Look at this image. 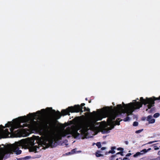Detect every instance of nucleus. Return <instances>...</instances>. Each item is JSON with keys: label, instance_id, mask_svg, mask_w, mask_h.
<instances>
[{"label": "nucleus", "instance_id": "obj_1", "mask_svg": "<svg viewBox=\"0 0 160 160\" xmlns=\"http://www.w3.org/2000/svg\"><path fill=\"white\" fill-rule=\"evenodd\" d=\"M84 111H88L86 113L85 117L81 120L78 124L74 127L72 131V135L75 138L82 139L90 137L88 131L90 130V109L84 107Z\"/></svg>", "mask_w": 160, "mask_h": 160}, {"label": "nucleus", "instance_id": "obj_2", "mask_svg": "<svg viewBox=\"0 0 160 160\" xmlns=\"http://www.w3.org/2000/svg\"><path fill=\"white\" fill-rule=\"evenodd\" d=\"M157 100H160V96L158 98L152 97L150 98H146L145 99L142 97L140 98V102H131L127 104L122 102L123 106L121 104H118L117 105V107L119 111H122L123 112L126 113L128 116L132 115V112L135 110L139 109L142 107L143 104L144 105L148 104L147 107L148 109H150L152 107L154 106L155 101Z\"/></svg>", "mask_w": 160, "mask_h": 160}, {"label": "nucleus", "instance_id": "obj_3", "mask_svg": "<svg viewBox=\"0 0 160 160\" xmlns=\"http://www.w3.org/2000/svg\"><path fill=\"white\" fill-rule=\"evenodd\" d=\"M106 107L100 110H98V112L95 111L91 112V131H93L95 134H97L100 130L99 123L97 122V121L102 120L103 118L108 117L107 121L110 124L117 116L118 114L116 113L109 115V110Z\"/></svg>", "mask_w": 160, "mask_h": 160}, {"label": "nucleus", "instance_id": "obj_4", "mask_svg": "<svg viewBox=\"0 0 160 160\" xmlns=\"http://www.w3.org/2000/svg\"><path fill=\"white\" fill-rule=\"evenodd\" d=\"M35 140L36 141V142L37 143L38 145H45L47 144V142L48 141L50 145L52 147H54L57 145V143L53 138H50L48 140L46 138L42 137H39L38 136L35 137L34 140L33 142H32V145H34L35 143L34 142Z\"/></svg>", "mask_w": 160, "mask_h": 160}, {"label": "nucleus", "instance_id": "obj_5", "mask_svg": "<svg viewBox=\"0 0 160 160\" xmlns=\"http://www.w3.org/2000/svg\"><path fill=\"white\" fill-rule=\"evenodd\" d=\"M85 105L84 103H82L81 105H75L74 106L69 107L66 109H62L61 111V113L63 116L67 115H69V112H83L82 109L83 106Z\"/></svg>", "mask_w": 160, "mask_h": 160}, {"label": "nucleus", "instance_id": "obj_6", "mask_svg": "<svg viewBox=\"0 0 160 160\" xmlns=\"http://www.w3.org/2000/svg\"><path fill=\"white\" fill-rule=\"evenodd\" d=\"M25 143V141L24 140H22L19 142H16L10 147V150L15 152L17 155H19L22 152V151L19 149L20 148L22 147Z\"/></svg>", "mask_w": 160, "mask_h": 160}, {"label": "nucleus", "instance_id": "obj_7", "mask_svg": "<svg viewBox=\"0 0 160 160\" xmlns=\"http://www.w3.org/2000/svg\"><path fill=\"white\" fill-rule=\"evenodd\" d=\"M28 121L27 117L24 116L23 117H20L18 118H16L13 120V122L15 124L17 125L18 128H24L27 127L28 124H23L22 125L21 124V122H26Z\"/></svg>", "mask_w": 160, "mask_h": 160}, {"label": "nucleus", "instance_id": "obj_8", "mask_svg": "<svg viewBox=\"0 0 160 160\" xmlns=\"http://www.w3.org/2000/svg\"><path fill=\"white\" fill-rule=\"evenodd\" d=\"M51 112L53 117L56 120L60 119L62 115L60 112L58 110L56 112L55 110L52 109Z\"/></svg>", "mask_w": 160, "mask_h": 160}, {"label": "nucleus", "instance_id": "obj_9", "mask_svg": "<svg viewBox=\"0 0 160 160\" xmlns=\"http://www.w3.org/2000/svg\"><path fill=\"white\" fill-rule=\"evenodd\" d=\"M1 127L3 128H4V127L2 125H0V135L3 136L5 134L6 137L8 136V135L10 134L8 129H6L5 130H3V129H1Z\"/></svg>", "mask_w": 160, "mask_h": 160}, {"label": "nucleus", "instance_id": "obj_10", "mask_svg": "<svg viewBox=\"0 0 160 160\" xmlns=\"http://www.w3.org/2000/svg\"><path fill=\"white\" fill-rule=\"evenodd\" d=\"M42 112L40 111H38L36 112L33 113H29L28 115L30 116L31 118H34L38 116V115L41 114Z\"/></svg>", "mask_w": 160, "mask_h": 160}, {"label": "nucleus", "instance_id": "obj_11", "mask_svg": "<svg viewBox=\"0 0 160 160\" xmlns=\"http://www.w3.org/2000/svg\"><path fill=\"white\" fill-rule=\"evenodd\" d=\"M116 147H112L111 148V150H110L108 152H106L105 154L107 155L109 153H114L115 152V151L114 150V149H116Z\"/></svg>", "mask_w": 160, "mask_h": 160}, {"label": "nucleus", "instance_id": "obj_12", "mask_svg": "<svg viewBox=\"0 0 160 160\" xmlns=\"http://www.w3.org/2000/svg\"><path fill=\"white\" fill-rule=\"evenodd\" d=\"M102 152L101 151L98 150L95 153V155L97 157L101 156H103V155L102 154Z\"/></svg>", "mask_w": 160, "mask_h": 160}, {"label": "nucleus", "instance_id": "obj_13", "mask_svg": "<svg viewBox=\"0 0 160 160\" xmlns=\"http://www.w3.org/2000/svg\"><path fill=\"white\" fill-rule=\"evenodd\" d=\"M114 127H109L108 128H106L105 127L104 128V132L106 133H108L109 132V130H111L112 128H113Z\"/></svg>", "mask_w": 160, "mask_h": 160}, {"label": "nucleus", "instance_id": "obj_14", "mask_svg": "<svg viewBox=\"0 0 160 160\" xmlns=\"http://www.w3.org/2000/svg\"><path fill=\"white\" fill-rule=\"evenodd\" d=\"M118 154H120L122 156L123 155V151H121V152H118V153H117L115 155H112L111 157V158L112 159H114V158L116 157L117 156V155H118Z\"/></svg>", "mask_w": 160, "mask_h": 160}, {"label": "nucleus", "instance_id": "obj_15", "mask_svg": "<svg viewBox=\"0 0 160 160\" xmlns=\"http://www.w3.org/2000/svg\"><path fill=\"white\" fill-rule=\"evenodd\" d=\"M38 146H35L34 147H31L30 149V150L32 152H35L37 151V148H38Z\"/></svg>", "mask_w": 160, "mask_h": 160}, {"label": "nucleus", "instance_id": "obj_16", "mask_svg": "<svg viewBox=\"0 0 160 160\" xmlns=\"http://www.w3.org/2000/svg\"><path fill=\"white\" fill-rule=\"evenodd\" d=\"M120 120V118H118V119H116V121L115 122V123L116 125H120V121H122V120Z\"/></svg>", "mask_w": 160, "mask_h": 160}, {"label": "nucleus", "instance_id": "obj_17", "mask_svg": "<svg viewBox=\"0 0 160 160\" xmlns=\"http://www.w3.org/2000/svg\"><path fill=\"white\" fill-rule=\"evenodd\" d=\"M151 149V148H149L148 149H143L142 151H141V152H143V153H145L147 152L148 151H150Z\"/></svg>", "mask_w": 160, "mask_h": 160}, {"label": "nucleus", "instance_id": "obj_18", "mask_svg": "<svg viewBox=\"0 0 160 160\" xmlns=\"http://www.w3.org/2000/svg\"><path fill=\"white\" fill-rule=\"evenodd\" d=\"M143 154V153H141L140 152H136V154H134L133 155V157H136L137 156H138L139 155H142Z\"/></svg>", "mask_w": 160, "mask_h": 160}, {"label": "nucleus", "instance_id": "obj_19", "mask_svg": "<svg viewBox=\"0 0 160 160\" xmlns=\"http://www.w3.org/2000/svg\"><path fill=\"white\" fill-rule=\"evenodd\" d=\"M12 122H8L6 124H5V127H8L9 128L12 125Z\"/></svg>", "mask_w": 160, "mask_h": 160}, {"label": "nucleus", "instance_id": "obj_20", "mask_svg": "<svg viewBox=\"0 0 160 160\" xmlns=\"http://www.w3.org/2000/svg\"><path fill=\"white\" fill-rule=\"evenodd\" d=\"M68 134V133L66 131L63 132L62 133V137L66 136Z\"/></svg>", "mask_w": 160, "mask_h": 160}, {"label": "nucleus", "instance_id": "obj_21", "mask_svg": "<svg viewBox=\"0 0 160 160\" xmlns=\"http://www.w3.org/2000/svg\"><path fill=\"white\" fill-rule=\"evenodd\" d=\"M130 118L129 117L127 116L126 118H125L123 119V120L124 122H127V121H129L130 120Z\"/></svg>", "mask_w": 160, "mask_h": 160}, {"label": "nucleus", "instance_id": "obj_22", "mask_svg": "<svg viewBox=\"0 0 160 160\" xmlns=\"http://www.w3.org/2000/svg\"><path fill=\"white\" fill-rule=\"evenodd\" d=\"M76 150L75 149H74L72 150L71 151V152H68V154H73L74 153H75V152H76Z\"/></svg>", "mask_w": 160, "mask_h": 160}, {"label": "nucleus", "instance_id": "obj_23", "mask_svg": "<svg viewBox=\"0 0 160 160\" xmlns=\"http://www.w3.org/2000/svg\"><path fill=\"white\" fill-rule=\"evenodd\" d=\"M155 110V108H152L149 111H148L149 113H153Z\"/></svg>", "mask_w": 160, "mask_h": 160}, {"label": "nucleus", "instance_id": "obj_24", "mask_svg": "<svg viewBox=\"0 0 160 160\" xmlns=\"http://www.w3.org/2000/svg\"><path fill=\"white\" fill-rule=\"evenodd\" d=\"M155 120L154 119L152 118V119L148 122L149 123H153L155 122Z\"/></svg>", "mask_w": 160, "mask_h": 160}, {"label": "nucleus", "instance_id": "obj_25", "mask_svg": "<svg viewBox=\"0 0 160 160\" xmlns=\"http://www.w3.org/2000/svg\"><path fill=\"white\" fill-rule=\"evenodd\" d=\"M160 114L159 113H156L153 115V117L154 118H157L159 117Z\"/></svg>", "mask_w": 160, "mask_h": 160}, {"label": "nucleus", "instance_id": "obj_26", "mask_svg": "<svg viewBox=\"0 0 160 160\" xmlns=\"http://www.w3.org/2000/svg\"><path fill=\"white\" fill-rule=\"evenodd\" d=\"M152 116L151 115H149L147 117L146 120L147 121L149 122L152 119Z\"/></svg>", "mask_w": 160, "mask_h": 160}, {"label": "nucleus", "instance_id": "obj_27", "mask_svg": "<svg viewBox=\"0 0 160 160\" xmlns=\"http://www.w3.org/2000/svg\"><path fill=\"white\" fill-rule=\"evenodd\" d=\"M96 145L98 148H100L101 147V145L100 142H98L96 144Z\"/></svg>", "mask_w": 160, "mask_h": 160}, {"label": "nucleus", "instance_id": "obj_28", "mask_svg": "<svg viewBox=\"0 0 160 160\" xmlns=\"http://www.w3.org/2000/svg\"><path fill=\"white\" fill-rule=\"evenodd\" d=\"M143 129H141L138 130H137L135 131V133H140L142 131H143Z\"/></svg>", "mask_w": 160, "mask_h": 160}, {"label": "nucleus", "instance_id": "obj_29", "mask_svg": "<svg viewBox=\"0 0 160 160\" xmlns=\"http://www.w3.org/2000/svg\"><path fill=\"white\" fill-rule=\"evenodd\" d=\"M31 158V157L30 156H27L23 158V159L27 160L28 159H30Z\"/></svg>", "mask_w": 160, "mask_h": 160}, {"label": "nucleus", "instance_id": "obj_30", "mask_svg": "<svg viewBox=\"0 0 160 160\" xmlns=\"http://www.w3.org/2000/svg\"><path fill=\"white\" fill-rule=\"evenodd\" d=\"M138 123L137 122H134L133 124V125L134 126H138Z\"/></svg>", "mask_w": 160, "mask_h": 160}, {"label": "nucleus", "instance_id": "obj_31", "mask_svg": "<svg viewBox=\"0 0 160 160\" xmlns=\"http://www.w3.org/2000/svg\"><path fill=\"white\" fill-rule=\"evenodd\" d=\"M117 150L118 151H122L124 149L122 148H117Z\"/></svg>", "mask_w": 160, "mask_h": 160}, {"label": "nucleus", "instance_id": "obj_32", "mask_svg": "<svg viewBox=\"0 0 160 160\" xmlns=\"http://www.w3.org/2000/svg\"><path fill=\"white\" fill-rule=\"evenodd\" d=\"M157 141H151V142H148V144H152V143H153V142H156Z\"/></svg>", "mask_w": 160, "mask_h": 160}, {"label": "nucleus", "instance_id": "obj_33", "mask_svg": "<svg viewBox=\"0 0 160 160\" xmlns=\"http://www.w3.org/2000/svg\"><path fill=\"white\" fill-rule=\"evenodd\" d=\"M79 118V117H77L74 118V120H76L77 121H78L79 120L78 118Z\"/></svg>", "mask_w": 160, "mask_h": 160}, {"label": "nucleus", "instance_id": "obj_34", "mask_svg": "<svg viewBox=\"0 0 160 160\" xmlns=\"http://www.w3.org/2000/svg\"><path fill=\"white\" fill-rule=\"evenodd\" d=\"M131 153H128L126 155V157H129L131 155Z\"/></svg>", "mask_w": 160, "mask_h": 160}, {"label": "nucleus", "instance_id": "obj_35", "mask_svg": "<svg viewBox=\"0 0 160 160\" xmlns=\"http://www.w3.org/2000/svg\"><path fill=\"white\" fill-rule=\"evenodd\" d=\"M122 160H129L128 158L127 157L124 158Z\"/></svg>", "mask_w": 160, "mask_h": 160}, {"label": "nucleus", "instance_id": "obj_36", "mask_svg": "<svg viewBox=\"0 0 160 160\" xmlns=\"http://www.w3.org/2000/svg\"><path fill=\"white\" fill-rule=\"evenodd\" d=\"M106 148L105 147H102V148H101V150H105Z\"/></svg>", "mask_w": 160, "mask_h": 160}, {"label": "nucleus", "instance_id": "obj_37", "mask_svg": "<svg viewBox=\"0 0 160 160\" xmlns=\"http://www.w3.org/2000/svg\"><path fill=\"white\" fill-rule=\"evenodd\" d=\"M34 122L36 123H37L38 125H39V124L38 123V122H39V121H33Z\"/></svg>", "mask_w": 160, "mask_h": 160}, {"label": "nucleus", "instance_id": "obj_38", "mask_svg": "<svg viewBox=\"0 0 160 160\" xmlns=\"http://www.w3.org/2000/svg\"><path fill=\"white\" fill-rule=\"evenodd\" d=\"M46 110H48L49 109H52V108H46Z\"/></svg>", "mask_w": 160, "mask_h": 160}, {"label": "nucleus", "instance_id": "obj_39", "mask_svg": "<svg viewBox=\"0 0 160 160\" xmlns=\"http://www.w3.org/2000/svg\"><path fill=\"white\" fill-rule=\"evenodd\" d=\"M125 143L126 144L128 145V141H126L125 142Z\"/></svg>", "mask_w": 160, "mask_h": 160}, {"label": "nucleus", "instance_id": "obj_40", "mask_svg": "<svg viewBox=\"0 0 160 160\" xmlns=\"http://www.w3.org/2000/svg\"><path fill=\"white\" fill-rule=\"evenodd\" d=\"M10 131H11V132H12V131H13V129H12V128H11L10 129Z\"/></svg>", "mask_w": 160, "mask_h": 160}, {"label": "nucleus", "instance_id": "obj_41", "mask_svg": "<svg viewBox=\"0 0 160 160\" xmlns=\"http://www.w3.org/2000/svg\"><path fill=\"white\" fill-rule=\"evenodd\" d=\"M158 149H159V148H154V149H155V150H158Z\"/></svg>", "mask_w": 160, "mask_h": 160}, {"label": "nucleus", "instance_id": "obj_42", "mask_svg": "<svg viewBox=\"0 0 160 160\" xmlns=\"http://www.w3.org/2000/svg\"><path fill=\"white\" fill-rule=\"evenodd\" d=\"M158 154L159 155H160V151L158 152Z\"/></svg>", "mask_w": 160, "mask_h": 160}, {"label": "nucleus", "instance_id": "obj_43", "mask_svg": "<svg viewBox=\"0 0 160 160\" xmlns=\"http://www.w3.org/2000/svg\"><path fill=\"white\" fill-rule=\"evenodd\" d=\"M41 111H45V110L44 109H42L41 110Z\"/></svg>", "mask_w": 160, "mask_h": 160}, {"label": "nucleus", "instance_id": "obj_44", "mask_svg": "<svg viewBox=\"0 0 160 160\" xmlns=\"http://www.w3.org/2000/svg\"><path fill=\"white\" fill-rule=\"evenodd\" d=\"M46 126L47 127H48V124H47L46 125Z\"/></svg>", "mask_w": 160, "mask_h": 160}, {"label": "nucleus", "instance_id": "obj_45", "mask_svg": "<svg viewBox=\"0 0 160 160\" xmlns=\"http://www.w3.org/2000/svg\"><path fill=\"white\" fill-rule=\"evenodd\" d=\"M146 111H148V109H147L146 110Z\"/></svg>", "mask_w": 160, "mask_h": 160}, {"label": "nucleus", "instance_id": "obj_46", "mask_svg": "<svg viewBox=\"0 0 160 160\" xmlns=\"http://www.w3.org/2000/svg\"><path fill=\"white\" fill-rule=\"evenodd\" d=\"M116 160H118V158H117Z\"/></svg>", "mask_w": 160, "mask_h": 160}, {"label": "nucleus", "instance_id": "obj_47", "mask_svg": "<svg viewBox=\"0 0 160 160\" xmlns=\"http://www.w3.org/2000/svg\"><path fill=\"white\" fill-rule=\"evenodd\" d=\"M88 102H89V103H90V101H88Z\"/></svg>", "mask_w": 160, "mask_h": 160}, {"label": "nucleus", "instance_id": "obj_48", "mask_svg": "<svg viewBox=\"0 0 160 160\" xmlns=\"http://www.w3.org/2000/svg\"><path fill=\"white\" fill-rule=\"evenodd\" d=\"M87 98H86L85 99H86V100H87Z\"/></svg>", "mask_w": 160, "mask_h": 160}, {"label": "nucleus", "instance_id": "obj_49", "mask_svg": "<svg viewBox=\"0 0 160 160\" xmlns=\"http://www.w3.org/2000/svg\"><path fill=\"white\" fill-rule=\"evenodd\" d=\"M119 159H121L122 158H119Z\"/></svg>", "mask_w": 160, "mask_h": 160}, {"label": "nucleus", "instance_id": "obj_50", "mask_svg": "<svg viewBox=\"0 0 160 160\" xmlns=\"http://www.w3.org/2000/svg\"><path fill=\"white\" fill-rule=\"evenodd\" d=\"M92 137L91 136L90 138H91Z\"/></svg>", "mask_w": 160, "mask_h": 160}]
</instances>
